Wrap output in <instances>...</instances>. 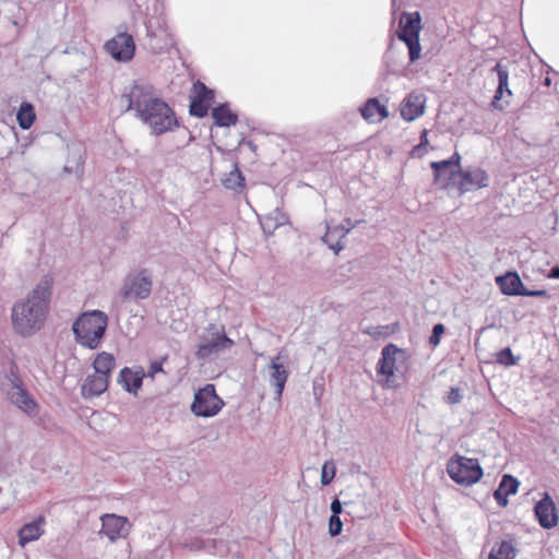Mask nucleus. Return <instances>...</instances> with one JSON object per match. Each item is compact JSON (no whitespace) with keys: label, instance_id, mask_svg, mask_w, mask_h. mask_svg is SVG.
<instances>
[{"label":"nucleus","instance_id":"nucleus-1","mask_svg":"<svg viewBox=\"0 0 559 559\" xmlns=\"http://www.w3.org/2000/svg\"><path fill=\"white\" fill-rule=\"evenodd\" d=\"M121 98L127 102V109L134 111L135 117L155 135L171 131L177 126L173 109L158 97L150 84L134 83Z\"/></svg>","mask_w":559,"mask_h":559},{"label":"nucleus","instance_id":"nucleus-2","mask_svg":"<svg viewBox=\"0 0 559 559\" xmlns=\"http://www.w3.org/2000/svg\"><path fill=\"white\" fill-rule=\"evenodd\" d=\"M53 277L44 275L28 294L14 302L11 310L13 330L21 336H31L44 325L52 296Z\"/></svg>","mask_w":559,"mask_h":559},{"label":"nucleus","instance_id":"nucleus-3","mask_svg":"<svg viewBox=\"0 0 559 559\" xmlns=\"http://www.w3.org/2000/svg\"><path fill=\"white\" fill-rule=\"evenodd\" d=\"M108 325V317L100 310L83 312L72 324L75 341L82 346L95 349L99 346Z\"/></svg>","mask_w":559,"mask_h":559},{"label":"nucleus","instance_id":"nucleus-4","mask_svg":"<svg viewBox=\"0 0 559 559\" xmlns=\"http://www.w3.org/2000/svg\"><path fill=\"white\" fill-rule=\"evenodd\" d=\"M153 288V274L148 269H140L127 274L119 290L123 301L144 300Z\"/></svg>","mask_w":559,"mask_h":559},{"label":"nucleus","instance_id":"nucleus-5","mask_svg":"<svg viewBox=\"0 0 559 559\" xmlns=\"http://www.w3.org/2000/svg\"><path fill=\"white\" fill-rule=\"evenodd\" d=\"M397 31V38L404 41L408 48L411 63L420 59L421 47L419 44V33L421 31V17L418 12H403Z\"/></svg>","mask_w":559,"mask_h":559},{"label":"nucleus","instance_id":"nucleus-6","mask_svg":"<svg viewBox=\"0 0 559 559\" xmlns=\"http://www.w3.org/2000/svg\"><path fill=\"white\" fill-rule=\"evenodd\" d=\"M2 389L7 392L10 402L28 416H36L38 406L32 399L26 389L23 388L22 380L11 367L10 376H7L2 382Z\"/></svg>","mask_w":559,"mask_h":559},{"label":"nucleus","instance_id":"nucleus-7","mask_svg":"<svg viewBox=\"0 0 559 559\" xmlns=\"http://www.w3.org/2000/svg\"><path fill=\"white\" fill-rule=\"evenodd\" d=\"M447 472L456 484L463 486H472L483 476L478 460L464 456L451 459L447 465Z\"/></svg>","mask_w":559,"mask_h":559},{"label":"nucleus","instance_id":"nucleus-8","mask_svg":"<svg viewBox=\"0 0 559 559\" xmlns=\"http://www.w3.org/2000/svg\"><path fill=\"white\" fill-rule=\"evenodd\" d=\"M406 360V353L394 344H388L381 350V358L377 364V373L386 377V386L396 388L395 376L401 371L400 365Z\"/></svg>","mask_w":559,"mask_h":559},{"label":"nucleus","instance_id":"nucleus-9","mask_svg":"<svg viewBox=\"0 0 559 559\" xmlns=\"http://www.w3.org/2000/svg\"><path fill=\"white\" fill-rule=\"evenodd\" d=\"M224 401L216 394L214 384H206L194 393L191 412L198 417H213L221 412Z\"/></svg>","mask_w":559,"mask_h":559},{"label":"nucleus","instance_id":"nucleus-10","mask_svg":"<svg viewBox=\"0 0 559 559\" xmlns=\"http://www.w3.org/2000/svg\"><path fill=\"white\" fill-rule=\"evenodd\" d=\"M287 358L284 355V352L281 350L274 356L269 366H267V374L269 382L272 388L275 390V400L280 402L282 400V395L285 389V384L287 382L289 371L285 364V359Z\"/></svg>","mask_w":559,"mask_h":559},{"label":"nucleus","instance_id":"nucleus-11","mask_svg":"<svg viewBox=\"0 0 559 559\" xmlns=\"http://www.w3.org/2000/svg\"><path fill=\"white\" fill-rule=\"evenodd\" d=\"M107 52L117 61H129L133 58L135 44L128 33H119L105 45Z\"/></svg>","mask_w":559,"mask_h":559},{"label":"nucleus","instance_id":"nucleus-12","mask_svg":"<svg viewBox=\"0 0 559 559\" xmlns=\"http://www.w3.org/2000/svg\"><path fill=\"white\" fill-rule=\"evenodd\" d=\"M103 533L111 543L126 538L130 532V523L128 518L114 513L104 514L100 518Z\"/></svg>","mask_w":559,"mask_h":559},{"label":"nucleus","instance_id":"nucleus-13","mask_svg":"<svg viewBox=\"0 0 559 559\" xmlns=\"http://www.w3.org/2000/svg\"><path fill=\"white\" fill-rule=\"evenodd\" d=\"M459 176L457 188L461 194L485 188L489 185V176L478 167L459 170Z\"/></svg>","mask_w":559,"mask_h":559},{"label":"nucleus","instance_id":"nucleus-14","mask_svg":"<svg viewBox=\"0 0 559 559\" xmlns=\"http://www.w3.org/2000/svg\"><path fill=\"white\" fill-rule=\"evenodd\" d=\"M535 516L544 528H552L558 523L556 506L551 497L546 492L534 508Z\"/></svg>","mask_w":559,"mask_h":559},{"label":"nucleus","instance_id":"nucleus-15","mask_svg":"<svg viewBox=\"0 0 559 559\" xmlns=\"http://www.w3.org/2000/svg\"><path fill=\"white\" fill-rule=\"evenodd\" d=\"M426 97L424 94L411 93L403 100L401 116L406 121H414L425 111Z\"/></svg>","mask_w":559,"mask_h":559},{"label":"nucleus","instance_id":"nucleus-16","mask_svg":"<svg viewBox=\"0 0 559 559\" xmlns=\"http://www.w3.org/2000/svg\"><path fill=\"white\" fill-rule=\"evenodd\" d=\"M46 519L40 515L33 522L24 524L17 533L19 545L25 547L28 543L35 542L45 533Z\"/></svg>","mask_w":559,"mask_h":559},{"label":"nucleus","instance_id":"nucleus-17","mask_svg":"<svg viewBox=\"0 0 559 559\" xmlns=\"http://www.w3.org/2000/svg\"><path fill=\"white\" fill-rule=\"evenodd\" d=\"M233 344L234 342L225 334L216 335L215 337L202 343L199 346L197 356L200 359H207L212 355L218 354L219 352L229 348Z\"/></svg>","mask_w":559,"mask_h":559},{"label":"nucleus","instance_id":"nucleus-18","mask_svg":"<svg viewBox=\"0 0 559 559\" xmlns=\"http://www.w3.org/2000/svg\"><path fill=\"white\" fill-rule=\"evenodd\" d=\"M496 281L502 294L508 296H522L525 288L521 277L515 272L498 276Z\"/></svg>","mask_w":559,"mask_h":559},{"label":"nucleus","instance_id":"nucleus-19","mask_svg":"<svg viewBox=\"0 0 559 559\" xmlns=\"http://www.w3.org/2000/svg\"><path fill=\"white\" fill-rule=\"evenodd\" d=\"M109 379L98 373L87 376L81 391L84 397H94L103 394L108 388Z\"/></svg>","mask_w":559,"mask_h":559},{"label":"nucleus","instance_id":"nucleus-20","mask_svg":"<svg viewBox=\"0 0 559 559\" xmlns=\"http://www.w3.org/2000/svg\"><path fill=\"white\" fill-rule=\"evenodd\" d=\"M492 71L497 72L498 75V87L496 91V94L493 96L491 105L496 109H503V105L500 104V100L503 96V93L507 92L509 96L512 95V92L509 88V71L507 67L502 66L500 62H498Z\"/></svg>","mask_w":559,"mask_h":559},{"label":"nucleus","instance_id":"nucleus-21","mask_svg":"<svg viewBox=\"0 0 559 559\" xmlns=\"http://www.w3.org/2000/svg\"><path fill=\"white\" fill-rule=\"evenodd\" d=\"M348 233L349 228H345L344 225H328L326 233L322 237V240L331 250H333L335 253H338L345 247L342 240L346 237Z\"/></svg>","mask_w":559,"mask_h":559},{"label":"nucleus","instance_id":"nucleus-22","mask_svg":"<svg viewBox=\"0 0 559 559\" xmlns=\"http://www.w3.org/2000/svg\"><path fill=\"white\" fill-rule=\"evenodd\" d=\"M143 381V374L141 372H134L130 368L124 367L118 378V382L129 393H136L141 388Z\"/></svg>","mask_w":559,"mask_h":559},{"label":"nucleus","instance_id":"nucleus-23","mask_svg":"<svg viewBox=\"0 0 559 559\" xmlns=\"http://www.w3.org/2000/svg\"><path fill=\"white\" fill-rule=\"evenodd\" d=\"M430 166L433 169L435 181L441 182L443 186H445L455 175H459V170H454L451 167L450 162H432Z\"/></svg>","mask_w":559,"mask_h":559},{"label":"nucleus","instance_id":"nucleus-24","mask_svg":"<svg viewBox=\"0 0 559 559\" xmlns=\"http://www.w3.org/2000/svg\"><path fill=\"white\" fill-rule=\"evenodd\" d=\"M115 365H116V360H115L114 355H111L107 352H102L96 356V358L93 362V368L95 370V373H98V374L104 376L109 379L110 373H111L112 369L115 368Z\"/></svg>","mask_w":559,"mask_h":559},{"label":"nucleus","instance_id":"nucleus-25","mask_svg":"<svg viewBox=\"0 0 559 559\" xmlns=\"http://www.w3.org/2000/svg\"><path fill=\"white\" fill-rule=\"evenodd\" d=\"M360 112L367 121H374L377 114L380 116L379 121L389 116L386 107L381 105L376 98L368 99L365 106L360 108Z\"/></svg>","mask_w":559,"mask_h":559},{"label":"nucleus","instance_id":"nucleus-26","mask_svg":"<svg viewBox=\"0 0 559 559\" xmlns=\"http://www.w3.org/2000/svg\"><path fill=\"white\" fill-rule=\"evenodd\" d=\"M518 549L511 540H502L496 544L488 556V559H515Z\"/></svg>","mask_w":559,"mask_h":559},{"label":"nucleus","instance_id":"nucleus-27","mask_svg":"<svg viewBox=\"0 0 559 559\" xmlns=\"http://www.w3.org/2000/svg\"><path fill=\"white\" fill-rule=\"evenodd\" d=\"M212 117L218 127H229L237 123L238 118L233 114L226 104L212 109Z\"/></svg>","mask_w":559,"mask_h":559},{"label":"nucleus","instance_id":"nucleus-28","mask_svg":"<svg viewBox=\"0 0 559 559\" xmlns=\"http://www.w3.org/2000/svg\"><path fill=\"white\" fill-rule=\"evenodd\" d=\"M222 183L226 189H230L236 192L242 191L245 188V177L237 164H235L233 169L222 178Z\"/></svg>","mask_w":559,"mask_h":559},{"label":"nucleus","instance_id":"nucleus-29","mask_svg":"<svg viewBox=\"0 0 559 559\" xmlns=\"http://www.w3.org/2000/svg\"><path fill=\"white\" fill-rule=\"evenodd\" d=\"M16 119L23 130L29 129L36 119L34 106L26 102L22 103L17 110Z\"/></svg>","mask_w":559,"mask_h":559},{"label":"nucleus","instance_id":"nucleus-30","mask_svg":"<svg viewBox=\"0 0 559 559\" xmlns=\"http://www.w3.org/2000/svg\"><path fill=\"white\" fill-rule=\"evenodd\" d=\"M210 103L191 97L189 112L191 116L203 118L207 115Z\"/></svg>","mask_w":559,"mask_h":559},{"label":"nucleus","instance_id":"nucleus-31","mask_svg":"<svg viewBox=\"0 0 559 559\" xmlns=\"http://www.w3.org/2000/svg\"><path fill=\"white\" fill-rule=\"evenodd\" d=\"M520 483L511 475H503L498 489L506 491L507 496L514 495L518 491Z\"/></svg>","mask_w":559,"mask_h":559},{"label":"nucleus","instance_id":"nucleus-32","mask_svg":"<svg viewBox=\"0 0 559 559\" xmlns=\"http://www.w3.org/2000/svg\"><path fill=\"white\" fill-rule=\"evenodd\" d=\"M193 93L194 95L192 97L205 100L207 103L214 98V92L200 81L193 84Z\"/></svg>","mask_w":559,"mask_h":559},{"label":"nucleus","instance_id":"nucleus-33","mask_svg":"<svg viewBox=\"0 0 559 559\" xmlns=\"http://www.w3.org/2000/svg\"><path fill=\"white\" fill-rule=\"evenodd\" d=\"M519 358H515L512 354V350L507 347L501 349L497 354V362L503 365L506 367L514 366L518 364Z\"/></svg>","mask_w":559,"mask_h":559},{"label":"nucleus","instance_id":"nucleus-34","mask_svg":"<svg viewBox=\"0 0 559 559\" xmlns=\"http://www.w3.org/2000/svg\"><path fill=\"white\" fill-rule=\"evenodd\" d=\"M335 476V465L332 462H325L322 466L321 484L329 485Z\"/></svg>","mask_w":559,"mask_h":559},{"label":"nucleus","instance_id":"nucleus-35","mask_svg":"<svg viewBox=\"0 0 559 559\" xmlns=\"http://www.w3.org/2000/svg\"><path fill=\"white\" fill-rule=\"evenodd\" d=\"M343 523L340 516L331 515L329 520V533L332 537H335L342 533Z\"/></svg>","mask_w":559,"mask_h":559},{"label":"nucleus","instance_id":"nucleus-36","mask_svg":"<svg viewBox=\"0 0 559 559\" xmlns=\"http://www.w3.org/2000/svg\"><path fill=\"white\" fill-rule=\"evenodd\" d=\"M427 130H424L421 132V135H420V143L418 145H416L413 151H412V154L414 156H421L423 154L426 153V146L428 145V139H427Z\"/></svg>","mask_w":559,"mask_h":559},{"label":"nucleus","instance_id":"nucleus-37","mask_svg":"<svg viewBox=\"0 0 559 559\" xmlns=\"http://www.w3.org/2000/svg\"><path fill=\"white\" fill-rule=\"evenodd\" d=\"M444 333V326L441 323H438L432 329V334L429 337V343L432 346H437L440 343V336Z\"/></svg>","mask_w":559,"mask_h":559},{"label":"nucleus","instance_id":"nucleus-38","mask_svg":"<svg viewBox=\"0 0 559 559\" xmlns=\"http://www.w3.org/2000/svg\"><path fill=\"white\" fill-rule=\"evenodd\" d=\"M462 400V395L460 393V389L457 388H451L450 392L448 393L445 401L448 404H456L460 403Z\"/></svg>","mask_w":559,"mask_h":559},{"label":"nucleus","instance_id":"nucleus-39","mask_svg":"<svg viewBox=\"0 0 559 559\" xmlns=\"http://www.w3.org/2000/svg\"><path fill=\"white\" fill-rule=\"evenodd\" d=\"M167 358L164 357L160 361H153L148 368L147 376L154 378L156 373L164 372L163 370V361Z\"/></svg>","mask_w":559,"mask_h":559},{"label":"nucleus","instance_id":"nucleus-40","mask_svg":"<svg viewBox=\"0 0 559 559\" xmlns=\"http://www.w3.org/2000/svg\"><path fill=\"white\" fill-rule=\"evenodd\" d=\"M261 224L263 230L270 234L280 225V223L275 222L272 216H266Z\"/></svg>","mask_w":559,"mask_h":559},{"label":"nucleus","instance_id":"nucleus-41","mask_svg":"<svg viewBox=\"0 0 559 559\" xmlns=\"http://www.w3.org/2000/svg\"><path fill=\"white\" fill-rule=\"evenodd\" d=\"M507 497L508 496H507L506 491H502L498 488L493 492V498L500 507H506L508 504Z\"/></svg>","mask_w":559,"mask_h":559},{"label":"nucleus","instance_id":"nucleus-42","mask_svg":"<svg viewBox=\"0 0 559 559\" xmlns=\"http://www.w3.org/2000/svg\"><path fill=\"white\" fill-rule=\"evenodd\" d=\"M522 296L548 297V293L545 289L528 290V289L524 288Z\"/></svg>","mask_w":559,"mask_h":559},{"label":"nucleus","instance_id":"nucleus-43","mask_svg":"<svg viewBox=\"0 0 559 559\" xmlns=\"http://www.w3.org/2000/svg\"><path fill=\"white\" fill-rule=\"evenodd\" d=\"M460 160H461V156L459 153L455 152L449 159H445L444 162H450L451 167L454 170H462L460 167Z\"/></svg>","mask_w":559,"mask_h":559},{"label":"nucleus","instance_id":"nucleus-44","mask_svg":"<svg viewBox=\"0 0 559 559\" xmlns=\"http://www.w3.org/2000/svg\"><path fill=\"white\" fill-rule=\"evenodd\" d=\"M332 515L338 516L343 511L342 502L338 499H334L331 503Z\"/></svg>","mask_w":559,"mask_h":559},{"label":"nucleus","instance_id":"nucleus-45","mask_svg":"<svg viewBox=\"0 0 559 559\" xmlns=\"http://www.w3.org/2000/svg\"><path fill=\"white\" fill-rule=\"evenodd\" d=\"M211 542L212 540H210V539H207V540H197V542L193 543L192 548L209 549V544Z\"/></svg>","mask_w":559,"mask_h":559},{"label":"nucleus","instance_id":"nucleus-46","mask_svg":"<svg viewBox=\"0 0 559 559\" xmlns=\"http://www.w3.org/2000/svg\"><path fill=\"white\" fill-rule=\"evenodd\" d=\"M549 277L559 278V266H555L550 270Z\"/></svg>","mask_w":559,"mask_h":559},{"label":"nucleus","instance_id":"nucleus-47","mask_svg":"<svg viewBox=\"0 0 559 559\" xmlns=\"http://www.w3.org/2000/svg\"><path fill=\"white\" fill-rule=\"evenodd\" d=\"M3 129H4V132H7L8 134H12L13 133V130L10 129L8 126H3Z\"/></svg>","mask_w":559,"mask_h":559},{"label":"nucleus","instance_id":"nucleus-48","mask_svg":"<svg viewBox=\"0 0 559 559\" xmlns=\"http://www.w3.org/2000/svg\"><path fill=\"white\" fill-rule=\"evenodd\" d=\"M346 223H347V227L346 228H349V230L354 227V224L350 223V219H346Z\"/></svg>","mask_w":559,"mask_h":559}]
</instances>
